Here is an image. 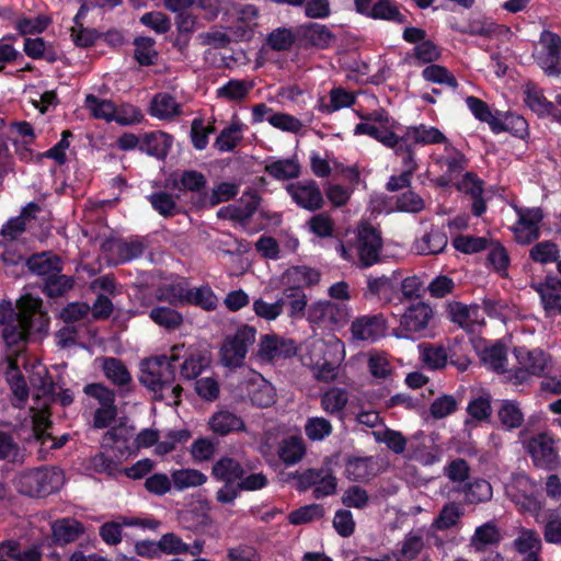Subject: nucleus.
<instances>
[{
    "label": "nucleus",
    "instance_id": "nucleus-22",
    "mask_svg": "<svg viewBox=\"0 0 561 561\" xmlns=\"http://www.w3.org/2000/svg\"><path fill=\"white\" fill-rule=\"evenodd\" d=\"M543 219V213L540 208H530L518 211V224L527 231L523 236L519 230H516V240L520 244H530L540 237V222Z\"/></svg>",
    "mask_w": 561,
    "mask_h": 561
},
{
    "label": "nucleus",
    "instance_id": "nucleus-38",
    "mask_svg": "<svg viewBox=\"0 0 561 561\" xmlns=\"http://www.w3.org/2000/svg\"><path fill=\"white\" fill-rule=\"evenodd\" d=\"M267 483V478L262 472L250 473L248 476L244 473L230 492L222 493L220 496L225 501H229V504H233L242 491H257L265 488Z\"/></svg>",
    "mask_w": 561,
    "mask_h": 561
},
{
    "label": "nucleus",
    "instance_id": "nucleus-20",
    "mask_svg": "<svg viewBox=\"0 0 561 561\" xmlns=\"http://www.w3.org/2000/svg\"><path fill=\"white\" fill-rule=\"evenodd\" d=\"M433 318V310L430 305L421 301L411 305L402 314L400 327L411 333L420 332L427 328L430 320Z\"/></svg>",
    "mask_w": 561,
    "mask_h": 561
},
{
    "label": "nucleus",
    "instance_id": "nucleus-49",
    "mask_svg": "<svg viewBox=\"0 0 561 561\" xmlns=\"http://www.w3.org/2000/svg\"><path fill=\"white\" fill-rule=\"evenodd\" d=\"M133 44L135 46L134 58L140 66L149 67L157 62L158 51L154 49V38L149 36H137Z\"/></svg>",
    "mask_w": 561,
    "mask_h": 561
},
{
    "label": "nucleus",
    "instance_id": "nucleus-33",
    "mask_svg": "<svg viewBox=\"0 0 561 561\" xmlns=\"http://www.w3.org/2000/svg\"><path fill=\"white\" fill-rule=\"evenodd\" d=\"M150 320L168 332L180 329L184 322L183 314L172 306H156L149 311Z\"/></svg>",
    "mask_w": 561,
    "mask_h": 561
},
{
    "label": "nucleus",
    "instance_id": "nucleus-50",
    "mask_svg": "<svg viewBox=\"0 0 561 561\" xmlns=\"http://www.w3.org/2000/svg\"><path fill=\"white\" fill-rule=\"evenodd\" d=\"M218 298L208 285L190 287L186 306H195L205 311H213L217 308Z\"/></svg>",
    "mask_w": 561,
    "mask_h": 561
},
{
    "label": "nucleus",
    "instance_id": "nucleus-63",
    "mask_svg": "<svg viewBox=\"0 0 561 561\" xmlns=\"http://www.w3.org/2000/svg\"><path fill=\"white\" fill-rule=\"evenodd\" d=\"M51 23L48 15L41 14L36 18L22 16L15 21L14 27L22 36L42 34Z\"/></svg>",
    "mask_w": 561,
    "mask_h": 561
},
{
    "label": "nucleus",
    "instance_id": "nucleus-7",
    "mask_svg": "<svg viewBox=\"0 0 561 561\" xmlns=\"http://www.w3.org/2000/svg\"><path fill=\"white\" fill-rule=\"evenodd\" d=\"M357 13L373 20H383L396 24L408 23L394 0H354Z\"/></svg>",
    "mask_w": 561,
    "mask_h": 561
},
{
    "label": "nucleus",
    "instance_id": "nucleus-44",
    "mask_svg": "<svg viewBox=\"0 0 561 561\" xmlns=\"http://www.w3.org/2000/svg\"><path fill=\"white\" fill-rule=\"evenodd\" d=\"M354 135H368L391 149L396 148L401 138L389 128H380L366 122H362L355 126Z\"/></svg>",
    "mask_w": 561,
    "mask_h": 561
},
{
    "label": "nucleus",
    "instance_id": "nucleus-56",
    "mask_svg": "<svg viewBox=\"0 0 561 561\" xmlns=\"http://www.w3.org/2000/svg\"><path fill=\"white\" fill-rule=\"evenodd\" d=\"M491 239L471 234H458L451 240L453 247L463 254L480 253L490 247Z\"/></svg>",
    "mask_w": 561,
    "mask_h": 561
},
{
    "label": "nucleus",
    "instance_id": "nucleus-10",
    "mask_svg": "<svg viewBox=\"0 0 561 561\" xmlns=\"http://www.w3.org/2000/svg\"><path fill=\"white\" fill-rule=\"evenodd\" d=\"M512 500L523 512L530 513L537 519L538 514H546L547 510L541 508L535 484L526 476H519L512 485Z\"/></svg>",
    "mask_w": 561,
    "mask_h": 561
},
{
    "label": "nucleus",
    "instance_id": "nucleus-60",
    "mask_svg": "<svg viewBox=\"0 0 561 561\" xmlns=\"http://www.w3.org/2000/svg\"><path fill=\"white\" fill-rule=\"evenodd\" d=\"M280 298L286 299L285 306L288 307V316L290 318L301 319L306 317L308 301L304 291H297L295 288H285Z\"/></svg>",
    "mask_w": 561,
    "mask_h": 561
},
{
    "label": "nucleus",
    "instance_id": "nucleus-19",
    "mask_svg": "<svg viewBox=\"0 0 561 561\" xmlns=\"http://www.w3.org/2000/svg\"><path fill=\"white\" fill-rule=\"evenodd\" d=\"M320 272L317 268L306 265L288 267L283 274L282 280L286 288H295L304 291V287H311L320 282Z\"/></svg>",
    "mask_w": 561,
    "mask_h": 561
},
{
    "label": "nucleus",
    "instance_id": "nucleus-4",
    "mask_svg": "<svg viewBox=\"0 0 561 561\" xmlns=\"http://www.w3.org/2000/svg\"><path fill=\"white\" fill-rule=\"evenodd\" d=\"M245 473L242 463L233 457L224 456L219 458L211 467V476L224 485L216 492V501L222 505H228L229 501H225L220 494L230 492L239 482L240 478Z\"/></svg>",
    "mask_w": 561,
    "mask_h": 561
},
{
    "label": "nucleus",
    "instance_id": "nucleus-1",
    "mask_svg": "<svg viewBox=\"0 0 561 561\" xmlns=\"http://www.w3.org/2000/svg\"><path fill=\"white\" fill-rule=\"evenodd\" d=\"M21 314L3 325L2 337L9 347L18 346L26 342L33 330L38 332L48 328L49 320L46 312L42 311V300L31 296L21 298L18 302Z\"/></svg>",
    "mask_w": 561,
    "mask_h": 561
},
{
    "label": "nucleus",
    "instance_id": "nucleus-62",
    "mask_svg": "<svg viewBox=\"0 0 561 561\" xmlns=\"http://www.w3.org/2000/svg\"><path fill=\"white\" fill-rule=\"evenodd\" d=\"M346 478L352 481H365L373 474V461L369 457L350 458L345 465Z\"/></svg>",
    "mask_w": 561,
    "mask_h": 561
},
{
    "label": "nucleus",
    "instance_id": "nucleus-23",
    "mask_svg": "<svg viewBox=\"0 0 561 561\" xmlns=\"http://www.w3.org/2000/svg\"><path fill=\"white\" fill-rule=\"evenodd\" d=\"M25 265L32 274L41 276L42 279L47 278L56 272L60 273L64 268L61 259L50 252L32 254L25 260Z\"/></svg>",
    "mask_w": 561,
    "mask_h": 561
},
{
    "label": "nucleus",
    "instance_id": "nucleus-12",
    "mask_svg": "<svg viewBox=\"0 0 561 561\" xmlns=\"http://www.w3.org/2000/svg\"><path fill=\"white\" fill-rule=\"evenodd\" d=\"M553 445L554 440L546 433L529 439L527 449L536 467L548 470L557 468L559 457Z\"/></svg>",
    "mask_w": 561,
    "mask_h": 561
},
{
    "label": "nucleus",
    "instance_id": "nucleus-37",
    "mask_svg": "<svg viewBox=\"0 0 561 561\" xmlns=\"http://www.w3.org/2000/svg\"><path fill=\"white\" fill-rule=\"evenodd\" d=\"M297 27L279 26L267 34L266 45L274 51H288L298 48Z\"/></svg>",
    "mask_w": 561,
    "mask_h": 561
},
{
    "label": "nucleus",
    "instance_id": "nucleus-11",
    "mask_svg": "<svg viewBox=\"0 0 561 561\" xmlns=\"http://www.w3.org/2000/svg\"><path fill=\"white\" fill-rule=\"evenodd\" d=\"M398 275L399 273L394 271L390 276H368L364 297L366 299H378L385 304H391L394 300L401 302Z\"/></svg>",
    "mask_w": 561,
    "mask_h": 561
},
{
    "label": "nucleus",
    "instance_id": "nucleus-16",
    "mask_svg": "<svg viewBox=\"0 0 561 561\" xmlns=\"http://www.w3.org/2000/svg\"><path fill=\"white\" fill-rule=\"evenodd\" d=\"M206 184V176L196 170H184L180 174H171L167 180V187L171 190L198 193L201 204L203 203Z\"/></svg>",
    "mask_w": 561,
    "mask_h": 561
},
{
    "label": "nucleus",
    "instance_id": "nucleus-40",
    "mask_svg": "<svg viewBox=\"0 0 561 561\" xmlns=\"http://www.w3.org/2000/svg\"><path fill=\"white\" fill-rule=\"evenodd\" d=\"M73 286L75 279L72 276L64 275L61 272H56L43 279L41 289L48 298H59L71 290Z\"/></svg>",
    "mask_w": 561,
    "mask_h": 561
},
{
    "label": "nucleus",
    "instance_id": "nucleus-28",
    "mask_svg": "<svg viewBox=\"0 0 561 561\" xmlns=\"http://www.w3.org/2000/svg\"><path fill=\"white\" fill-rule=\"evenodd\" d=\"M209 427L215 434L226 436L232 432L244 431L245 424L242 417L236 413L220 410L210 417Z\"/></svg>",
    "mask_w": 561,
    "mask_h": 561
},
{
    "label": "nucleus",
    "instance_id": "nucleus-35",
    "mask_svg": "<svg viewBox=\"0 0 561 561\" xmlns=\"http://www.w3.org/2000/svg\"><path fill=\"white\" fill-rule=\"evenodd\" d=\"M481 363L489 369L499 374L505 371L507 363V348L502 341H496L490 346H485L479 354Z\"/></svg>",
    "mask_w": 561,
    "mask_h": 561
},
{
    "label": "nucleus",
    "instance_id": "nucleus-8",
    "mask_svg": "<svg viewBox=\"0 0 561 561\" xmlns=\"http://www.w3.org/2000/svg\"><path fill=\"white\" fill-rule=\"evenodd\" d=\"M256 330L250 325L239 328L222 346V359L227 366H239L255 341Z\"/></svg>",
    "mask_w": 561,
    "mask_h": 561
},
{
    "label": "nucleus",
    "instance_id": "nucleus-6",
    "mask_svg": "<svg viewBox=\"0 0 561 561\" xmlns=\"http://www.w3.org/2000/svg\"><path fill=\"white\" fill-rule=\"evenodd\" d=\"M541 49L536 56L538 66L548 76L561 75V36L551 31L540 34Z\"/></svg>",
    "mask_w": 561,
    "mask_h": 561
},
{
    "label": "nucleus",
    "instance_id": "nucleus-48",
    "mask_svg": "<svg viewBox=\"0 0 561 561\" xmlns=\"http://www.w3.org/2000/svg\"><path fill=\"white\" fill-rule=\"evenodd\" d=\"M103 438L105 442H112L115 444V446L112 448L115 458L128 457L131 454L128 446L130 433L125 425L119 424L117 426L111 427L104 434Z\"/></svg>",
    "mask_w": 561,
    "mask_h": 561
},
{
    "label": "nucleus",
    "instance_id": "nucleus-54",
    "mask_svg": "<svg viewBox=\"0 0 561 561\" xmlns=\"http://www.w3.org/2000/svg\"><path fill=\"white\" fill-rule=\"evenodd\" d=\"M504 28L503 25L496 24L495 22L483 19V20H477L470 22L466 27H454L453 30L470 35V36H481L485 38H493L494 36H497Z\"/></svg>",
    "mask_w": 561,
    "mask_h": 561
},
{
    "label": "nucleus",
    "instance_id": "nucleus-46",
    "mask_svg": "<svg viewBox=\"0 0 561 561\" xmlns=\"http://www.w3.org/2000/svg\"><path fill=\"white\" fill-rule=\"evenodd\" d=\"M492 397L489 392L472 397L467 405V414L471 421L481 423L489 422L492 416Z\"/></svg>",
    "mask_w": 561,
    "mask_h": 561
},
{
    "label": "nucleus",
    "instance_id": "nucleus-27",
    "mask_svg": "<svg viewBox=\"0 0 561 561\" xmlns=\"http://www.w3.org/2000/svg\"><path fill=\"white\" fill-rule=\"evenodd\" d=\"M47 547L46 541L43 540L39 545H33L21 551V545L16 540H4L0 543V554H7L13 561H42V548Z\"/></svg>",
    "mask_w": 561,
    "mask_h": 561
},
{
    "label": "nucleus",
    "instance_id": "nucleus-25",
    "mask_svg": "<svg viewBox=\"0 0 561 561\" xmlns=\"http://www.w3.org/2000/svg\"><path fill=\"white\" fill-rule=\"evenodd\" d=\"M425 547L423 536L415 531L408 533L397 549L389 554L391 561H421V553Z\"/></svg>",
    "mask_w": 561,
    "mask_h": 561
},
{
    "label": "nucleus",
    "instance_id": "nucleus-51",
    "mask_svg": "<svg viewBox=\"0 0 561 561\" xmlns=\"http://www.w3.org/2000/svg\"><path fill=\"white\" fill-rule=\"evenodd\" d=\"M490 251L486 255V265L491 266L501 277L507 276L511 257L505 247L499 242L490 241Z\"/></svg>",
    "mask_w": 561,
    "mask_h": 561
},
{
    "label": "nucleus",
    "instance_id": "nucleus-31",
    "mask_svg": "<svg viewBox=\"0 0 561 561\" xmlns=\"http://www.w3.org/2000/svg\"><path fill=\"white\" fill-rule=\"evenodd\" d=\"M149 114L159 119H172L182 114L181 104L169 93H157L151 100Z\"/></svg>",
    "mask_w": 561,
    "mask_h": 561
},
{
    "label": "nucleus",
    "instance_id": "nucleus-2",
    "mask_svg": "<svg viewBox=\"0 0 561 561\" xmlns=\"http://www.w3.org/2000/svg\"><path fill=\"white\" fill-rule=\"evenodd\" d=\"M184 345L171 347L170 356L162 355L147 358L141 362V375L139 381L142 386L154 393V400L162 401V390L170 387L175 380L174 363L180 359V352Z\"/></svg>",
    "mask_w": 561,
    "mask_h": 561
},
{
    "label": "nucleus",
    "instance_id": "nucleus-15",
    "mask_svg": "<svg viewBox=\"0 0 561 561\" xmlns=\"http://www.w3.org/2000/svg\"><path fill=\"white\" fill-rule=\"evenodd\" d=\"M387 323L382 314H365L356 318L351 324L353 339L376 342L385 335Z\"/></svg>",
    "mask_w": 561,
    "mask_h": 561
},
{
    "label": "nucleus",
    "instance_id": "nucleus-21",
    "mask_svg": "<svg viewBox=\"0 0 561 561\" xmlns=\"http://www.w3.org/2000/svg\"><path fill=\"white\" fill-rule=\"evenodd\" d=\"M240 205H228L218 211V216H222V211L229 213V219L245 225L256 213L261 204V196L255 192H245L241 197Z\"/></svg>",
    "mask_w": 561,
    "mask_h": 561
},
{
    "label": "nucleus",
    "instance_id": "nucleus-52",
    "mask_svg": "<svg viewBox=\"0 0 561 561\" xmlns=\"http://www.w3.org/2000/svg\"><path fill=\"white\" fill-rule=\"evenodd\" d=\"M560 247L556 242L551 240H543L533 245V248L529 250V259L533 262L539 263L541 265H547L550 263L557 264L560 257Z\"/></svg>",
    "mask_w": 561,
    "mask_h": 561
},
{
    "label": "nucleus",
    "instance_id": "nucleus-64",
    "mask_svg": "<svg viewBox=\"0 0 561 561\" xmlns=\"http://www.w3.org/2000/svg\"><path fill=\"white\" fill-rule=\"evenodd\" d=\"M347 401V391L343 388L333 387L322 394L321 407L325 412L335 414L344 410Z\"/></svg>",
    "mask_w": 561,
    "mask_h": 561
},
{
    "label": "nucleus",
    "instance_id": "nucleus-41",
    "mask_svg": "<svg viewBox=\"0 0 561 561\" xmlns=\"http://www.w3.org/2000/svg\"><path fill=\"white\" fill-rule=\"evenodd\" d=\"M306 454V446L301 437L289 436L284 438L278 447V457L286 466L299 462Z\"/></svg>",
    "mask_w": 561,
    "mask_h": 561
},
{
    "label": "nucleus",
    "instance_id": "nucleus-29",
    "mask_svg": "<svg viewBox=\"0 0 561 561\" xmlns=\"http://www.w3.org/2000/svg\"><path fill=\"white\" fill-rule=\"evenodd\" d=\"M158 293L157 299L159 301H165L174 308L185 307L190 294V283L182 277L178 282L162 285Z\"/></svg>",
    "mask_w": 561,
    "mask_h": 561
},
{
    "label": "nucleus",
    "instance_id": "nucleus-45",
    "mask_svg": "<svg viewBox=\"0 0 561 561\" xmlns=\"http://www.w3.org/2000/svg\"><path fill=\"white\" fill-rule=\"evenodd\" d=\"M264 171L279 181L291 180L300 175V164L295 159H278L267 163Z\"/></svg>",
    "mask_w": 561,
    "mask_h": 561
},
{
    "label": "nucleus",
    "instance_id": "nucleus-24",
    "mask_svg": "<svg viewBox=\"0 0 561 561\" xmlns=\"http://www.w3.org/2000/svg\"><path fill=\"white\" fill-rule=\"evenodd\" d=\"M447 243L448 238L445 230L433 225L430 231L416 239L414 248L420 255H436L444 252Z\"/></svg>",
    "mask_w": 561,
    "mask_h": 561
},
{
    "label": "nucleus",
    "instance_id": "nucleus-47",
    "mask_svg": "<svg viewBox=\"0 0 561 561\" xmlns=\"http://www.w3.org/2000/svg\"><path fill=\"white\" fill-rule=\"evenodd\" d=\"M537 523L543 525V538L549 543H561V512L547 510L538 514Z\"/></svg>",
    "mask_w": 561,
    "mask_h": 561
},
{
    "label": "nucleus",
    "instance_id": "nucleus-59",
    "mask_svg": "<svg viewBox=\"0 0 561 561\" xmlns=\"http://www.w3.org/2000/svg\"><path fill=\"white\" fill-rule=\"evenodd\" d=\"M422 360L428 369H443L448 363V352L443 345L425 344L421 346Z\"/></svg>",
    "mask_w": 561,
    "mask_h": 561
},
{
    "label": "nucleus",
    "instance_id": "nucleus-26",
    "mask_svg": "<svg viewBox=\"0 0 561 561\" xmlns=\"http://www.w3.org/2000/svg\"><path fill=\"white\" fill-rule=\"evenodd\" d=\"M4 376L14 399L19 401V403L14 404V407H21L27 401L30 390L25 377L20 370L18 360L15 358H8Z\"/></svg>",
    "mask_w": 561,
    "mask_h": 561
},
{
    "label": "nucleus",
    "instance_id": "nucleus-61",
    "mask_svg": "<svg viewBox=\"0 0 561 561\" xmlns=\"http://www.w3.org/2000/svg\"><path fill=\"white\" fill-rule=\"evenodd\" d=\"M367 368L377 379H387L392 375V366L385 352L371 350L368 352Z\"/></svg>",
    "mask_w": 561,
    "mask_h": 561
},
{
    "label": "nucleus",
    "instance_id": "nucleus-55",
    "mask_svg": "<svg viewBox=\"0 0 561 561\" xmlns=\"http://www.w3.org/2000/svg\"><path fill=\"white\" fill-rule=\"evenodd\" d=\"M497 416L506 430L518 428L524 423V413L516 401L504 400L497 411Z\"/></svg>",
    "mask_w": 561,
    "mask_h": 561
},
{
    "label": "nucleus",
    "instance_id": "nucleus-5",
    "mask_svg": "<svg viewBox=\"0 0 561 561\" xmlns=\"http://www.w3.org/2000/svg\"><path fill=\"white\" fill-rule=\"evenodd\" d=\"M382 244L379 230L370 225L363 226L357 233L356 242L358 265L367 268L377 264L380 261Z\"/></svg>",
    "mask_w": 561,
    "mask_h": 561
},
{
    "label": "nucleus",
    "instance_id": "nucleus-58",
    "mask_svg": "<svg viewBox=\"0 0 561 561\" xmlns=\"http://www.w3.org/2000/svg\"><path fill=\"white\" fill-rule=\"evenodd\" d=\"M84 104L92 117L96 119L113 122V118H115V103L111 100L100 99L94 94H88Z\"/></svg>",
    "mask_w": 561,
    "mask_h": 561
},
{
    "label": "nucleus",
    "instance_id": "nucleus-57",
    "mask_svg": "<svg viewBox=\"0 0 561 561\" xmlns=\"http://www.w3.org/2000/svg\"><path fill=\"white\" fill-rule=\"evenodd\" d=\"M461 491L470 504L483 503L492 497V486L485 479H474L466 482Z\"/></svg>",
    "mask_w": 561,
    "mask_h": 561
},
{
    "label": "nucleus",
    "instance_id": "nucleus-9",
    "mask_svg": "<svg viewBox=\"0 0 561 561\" xmlns=\"http://www.w3.org/2000/svg\"><path fill=\"white\" fill-rule=\"evenodd\" d=\"M296 27L298 49H327L336 38L327 25L317 22H307Z\"/></svg>",
    "mask_w": 561,
    "mask_h": 561
},
{
    "label": "nucleus",
    "instance_id": "nucleus-32",
    "mask_svg": "<svg viewBox=\"0 0 561 561\" xmlns=\"http://www.w3.org/2000/svg\"><path fill=\"white\" fill-rule=\"evenodd\" d=\"M502 540L501 531L494 522L478 526L470 538V546L477 552H483L490 546H497Z\"/></svg>",
    "mask_w": 561,
    "mask_h": 561
},
{
    "label": "nucleus",
    "instance_id": "nucleus-39",
    "mask_svg": "<svg viewBox=\"0 0 561 561\" xmlns=\"http://www.w3.org/2000/svg\"><path fill=\"white\" fill-rule=\"evenodd\" d=\"M463 510L456 502L446 503L431 524V530H448L460 523Z\"/></svg>",
    "mask_w": 561,
    "mask_h": 561
},
{
    "label": "nucleus",
    "instance_id": "nucleus-34",
    "mask_svg": "<svg viewBox=\"0 0 561 561\" xmlns=\"http://www.w3.org/2000/svg\"><path fill=\"white\" fill-rule=\"evenodd\" d=\"M23 50L26 56L35 60L44 59L49 64L58 60V53L54 45L46 42L43 37H26Z\"/></svg>",
    "mask_w": 561,
    "mask_h": 561
},
{
    "label": "nucleus",
    "instance_id": "nucleus-42",
    "mask_svg": "<svg viewBox=\"0 0 561 561\" xmlns=\"http://www.w3.org/2000/svg\"><path fill=\"white\" fill-rule=\"evenodd\" d=\"M103 373L113 385L119 388L129 387L131 383V375L119 358L106 357L103 364Z\"/></svg>",
    "mask_w": 561,
    "mask_h": 561
},
{
    "label": "nucleus",
    "instance_id": "nucleus-30",
    "mask_svg": "<svg viewBox=\"0 0 561 561\" xmlns=\"http://www.w3.org/2000/svg\"><path fill=\"white\" fill-rule=\"evenodd\" d=\"M493 125L492 131L494 134L507 131L519 139H526L529 137L528 123L522 115L507 112L503 117L497 116Z\"/></svg>",
    "mask_w": 561,
    "mask_h": 561
},
{
    "label": "nucleus",
    "instance_id": "nucleus-36",
    "mask_svg": "<svg viewBox=\"0 0 561 561\" xmlns=\"http://www.w3.org/2000/svg\"><path fill=\"white\" fill-rule=\"evenodd\" d=\"M403 136L405 140H410L414 145L446 142V136L438 128L424 124L408 127Z\"/></svg>",
    "mask_w": 561,
    "mask_h": 561
},
{
    "label": "nucleus",
    "instance_id": "nucleus-53",
    "mask_svg": "<svg viewBox=\"0 0 561 561\" xmlns=\"http://www.w3.org/2000/svg\"><path fill=\"white\" fill-rule=\"evenodd\" d=\"M174 488L183 491L188 488H196L207 482V477L197 469H179L171 473Z\"/></svg>",
    "mask_w": 561,
    "mask_h": 561
},
{
    "label": "nucleus",
    "instance_id": "nucleus-14",
    "mask_svg": "<svg viewBox=\"0 0 561 561\" xmlns=\"http://www.w3.org/2000/svg\"><path fill=\"white\" fill-rule=\"evenodd\" d=\"M50 540H45L47 548L64 547L77 541L84 534L83 524L72 517H62L50 524Z\"/></svg>",
    "mask_w": 561,
    "mask_h": 561
},
{
    "label": "nucleus",
    "instance_id": "nucleus-43",
    "mask_svg": "<svg viewBox=\"0 0 561 561\" xmlns=\"http://www.w3.org/2000/svg\"><path fill=\"white\" fill-rule=\"evenodd\" d=\"M151 207L162 217L170 218L181 213V206L178 205L176 198L165 191L152 192L148 197Z\"/></svg>",
    "mask_w": 561,
    "mask_h": 561
},
{
    "label": "nucleus",
    "instance_id": "nucleus-13",
    "mask_svg": "<svg viewBox=\"0 0 561 561\" xmlns=\"http://www.w3.org/2000/svg\"><path fill=\"white\" fill-rule=\"evenodd\" d=\"M287 192L297 206L310 211L321 209L324 204L321 190L313 180L291 183L287 186Z\"/></svg>",
    "mask_w": 561,
    "mask_h": 561
},
{
    "label": "nucleus",
    "instance_id": "nucleus-17",
    "mask_svg": "<svg viewBox=\"0 0 561 561\" xmlns=\"http://www.w3.org/2000/svg\"><path fill=\"white\" fill-rule=\"evenodd\" d=\"M514 355L519 366L530 371L531 376L541 377L550 363V356L540 348L528 350L525 346L514 347Z\"/></svg>",
    "mask_w": 561,
    "mask_h": 561
},
{
    "label": "nucleus",
    "instance_id": "nucleus-18",
    "mask_svg": "<svg viewBox=\"0 0 561 561\" xmlns=\"http://www.w3.org/2000/svg\"><path fill=\"white\" fill-rule=\"evenodd\" d=\"M173 145V136L162 130L145 133L139 150L158 160H164Z\"/></svg>",
    "mask_w": 561,
    "mask_h": 561
},
{
    "label": "nucleus",
    "instance_id": "nucleus-3",
    "mask_svg": "<svg viewBox=\"0 0 561 561\" xmlns=\"http://www.w3.org/2000/svg\"><path fill=\"white\" fill-rule=\"evenodd\" d=\"M64 481V472L59 468L41 466L19 472L13 484L20 494L42 499L58 492Z\"/></svg>",
    "mask_w": 561,
    "mask_h": 561
}]
</instances>
